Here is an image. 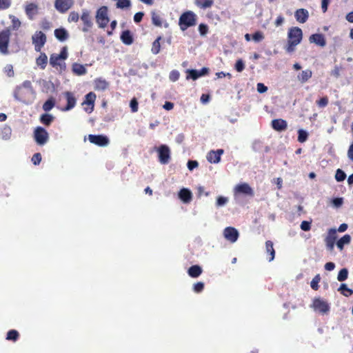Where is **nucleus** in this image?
<instances>
[{
  "label": "nucleus",
  "mask_w": 353,
  "mask_h": 353,
  "mask_svg": "<svg viewBox=\"0 0 353 353\" xmlns=\"http://www.w3.org/2000/svg\"><path fill=\"white\" fill-rule=\"evenodd\" d=\"M33 94V89L31 83L26 81L20 86H18L14 92V97L17 100L23 103L28 104L30 102Z\"/></svg>",
  "instance_id": "f257e3e1"
},
{
  "label": "nucleus",
  "mask_w": 353,
  "mask_h": 353,
  "mask_svg": "<svg viewBox=\"0 0 353 353\" xmlns=\"http://www.w3.org/2000/svg\"><path fill=\"white\" fill-rule=\"evenodd\" d=\"M303 39L302 30L299 27L290 28L288 32V43L285 47L286 52L291 53L295 50Z\"/></svg>",
  "instance_id": "f03ea898"
},
{
  "label": "nucleus",
  "mask_w": 353,
  "mask_h": 353,
  "mask_svg": "<svg viewBox=\"0 0 353 353\" xmlns=\"http://www.w3.org/2000/svg\"><path fill=\"white\" fill-rule=\"evenodd\" d=\"M197 16L192 11H186L179 19V26L182 31L196 24Z\"/></svg>",
  "instance_id": "7ed1b4c3"
},
{
  "label": "nucleus",
  "mask_w": 353,
  "mask_h": 353,
  "mask_svg": "<svg viewBox=\"0 0 353 353\" xmlns=\"http://www.w3.org/2000/svg\"><path fill=\"white\" fill-rule=\"evenodd\" d=\"M10 29H4L0 32V53L3 55L9 54V43L10 39Z\"/></svg>",
  "instance_id": "20e7f679"
},
{
  "label": "nucleus",
  "mask_w": 353,
  "mask_h": 353,
  "mask_svg": "<svg viewBox=\"0 0 353 353\" xmlns=\"http://www.w3.org/2000/svg\"><path fill=\"white\" fill-rule=\"evenodd\" d=\"M96 21L99 28H104L107 26L110 20L108 17V8L106 6H101L98 9Z\"/></svg>",
  "instance_id": "39448f33"
},
{
  "label": "nucleus",
  "mask_w": 353,
  "mask_h": 353,
  "mask_svg": "<svg viewBox=\"0 0 353 353\" xmlns=\"http://www.w3.org/2000/svg\"><path fill=\"white\" fill-rule=\"evenodd\" d=\"M34 138L37 144L42 145L48 141V133L43 128L37 127L34 131Z\"/></svg>",
  "instance_id": "423d86ee"
},
{
  "label": "nucleus",
  "mask_w": 353,
  "mask_h": 353,
  "mask_svg": "<svg viewBox=\"0 0 353 353\" xmlns=\"http://www.w3.org/2000/svg\"><path fill=\"white\" fill-rule=\"evenodd\" d=\"M159 161L161 164H168L170 160V150L166 145H161L157 149Z\"/></svg>",
  "instance_id": "0eeeda50"
},
{
  "label": "nucleus",
  "mask_w": 353,
  "mask_h": 353,
  "mask_svg": "<svg viewBox=\"0 0 353 353\" xmlns=\"http://www.w3.org/2000/svg\"><path fill=\"white\" fill-rule=\"evenodd\" d=\"M74 0H55L54 8L60 13H65L74 6Z\"/></svg>",
  "instance_id": "6e6552de"
},
{
  "label": "nucleus",
  "mask_w": 353,
  "mask_h": 353,
  "mask_svg": "<svg viewBox=\"0 0 353 353\" xmlns=\"http://www.w3.org/2000/svg\"><path fill=\"white\" fill-rule=\"evenodd\" d=\"M336 230L330 228L328 230L327 234L325 238V243L328 250H334V244L337 239Z\"/></svg>",
  "instance_id": "1a4fd4ad"
},
{
  "label": "nucleus",
  "mask_w": 353,
  "mask_h": 353,
  "mask_svg": "<svg viewBox=\"0 0 353 353\" xmlns=\"http://www.w3.org/2000/svg\"><path fill=\"white\" fill-rule=\"evenodd\" d=\"M312 306L314 310L322 314H325L330 310V305L327 302L320 298L314 299Z\"/></svg>",
  "instance_id": "9d476101"
},
{
  "label": "nucleus",
  "mask_w": 353,
  "mask_h": 353,
  "mask_svg": "<svg viewBox=\"0 0 353 353\" xmlns=\"http://www.w3.org/2000/svg\"><path fill=\"white\" fill-rule=\"evenodd\" d=\"M33 43L37 51H40L41 48L46 42V36L41 31L37 32L32 37Z\"/></svg>",
  "instance_id": "9b49d317"
},
{
  "label": "nucleus",
  "mask_w": 353,
  "mask_h": 353,
  "mask_svg": "<svg viewBox=\"0 0 353 353\" xmlns=\"http://www.w3.org/2000/svg\"><path fill=\"white\" fill-rule=\"evenodd\" d=\"M81 20L83 24L82 31L84 32H88L93 26V23L92 22L91 17L90 15V12L88 10H83L82 11Z\"/></svg>",
  "instance_id": "f8f14e48"
},
{
  "label": "nucleus",
  "mask_w": 353,
  "mask_h": 353,
  "mask_svg": "<svg viewBox=\"0 0 353 353\" xmlns=\"http://www.w3.org/2000/svg\"><path fill=\"white\" fill-rule=\"evenodd\" d=\"M88 139L90 143L101 147L105 146L109 143L108 138L106 136L102 134H90L88 136Z\"/></svg>",
  "instance_id": "ddd939ff"
},
{
  "label": "nucleus",
  "mask_w": 353,
  "mask_h": 353,
  "mask_svg": "<svg viewBox=\"0 0 353 353\" xmlns=\"http://www.w3.org/2000/svg\"><path fill=\"white\" fill-rule=\"evenodd\" d=\"M63 95L67 101V105L61 108L62 111H69L75 107L77 103V99L74 93L67 91L63 93Z\"/></svg>",
  "instance_id": "4468645a"
},
{
  "label": "nucleus",
  "mask_w": 353,
  "mask_h": 353,
  "mask_svg": "<svg viewBox=\"0 0 353 353\" xmlns=\"http://www.w3.org/2000/svg\"><path fill=\"white\" fill-rule=\"evenodd\" d=\"M95 93L90 92L85 96V100L82 103V105H88L90 108H84L85 111L90 113L93 111L94 107V101L96 100Z\"/></svg>",
  "instance_id": "2eb2a0df"
},
{
  "label": "nucleus",
  "mask_w": 353,
  "mask_h": 353,
  "mask_svg": "<svg viewBox=\"0 0 353 353\" xmlns=\"http://www.w3.org/2000/svg\"><path fill=\"white\" fill-rule=\"evenodd\" d=\"M234 193L242 194L250 196H254V191L252 188L246 183H242L236 185L234 188Z\"/></svg>",
  "instance_id": "dca6fc26"
},
{
  "label": "nucleus",
  "mask_w": 353,
  "mask_h": 353,
  "mask_svg": "<svg viewBox=\"0 0 353 353\" xmlns=\"http://www.w3.org/2000/svg\"><path fill=\"white\" fill-rule=\"evenodd\" d=\"M223 235L225 239L232 243H234L238 239L239 232L237 230L233 227H227L223 231Z\"/></svg>",
  "instance_id": "f3484780"
},
{
  "label": "nucleus",
  "mask_w": 353,
  "mask_h": 353,
  "mask_svg": "<svg viewBox=\"0 0 353 353\" xmlns=\"http://www.w3.org/2000/svg\"><path fill=\"white\" fill-rule=\"evenodd\" d=\"M223 149H218L216 150H210L207 154V160L210 163H218L221 161V157L223 154Z\"/></svg>",
  "instance_id": "a211bd4d"
},
{
  "label": "nucleus",
  "mask_w": 353,
  "mask_h": 353,
  "mask_svg": "<svg viewBox=\"0 0 353 353\" xmlns=\"http://www.w3.org/2000/svg\"><path fill=\"white\" fill-rule=\"evenodd\" d=\"M25 12L30 20H33L39 13V7L34 3H28L25 7Z\"/></svg>",
  "instance_id": "6ab92c4d"
},
{
  "label": "nucleus",
  "mask_w": 353,
  "mask_h": 353,
  "mask_svg": "<svg viewBox=\"0 0 353 353\" xmlns=\"http://www.w3.org/2000/svg\"><path fill=\"white\" fill-rule=\"evenodd\" d=\"M271 125L272 128L277 132L284 131L288 128L287 121L282 119H276L272 120Z\"/></svg>",
  "instance_id": "aec40b11"
},
{
  "label": "nucleus",
  "mask_w": 353,
  "mask_h": 353,
  "mask_svg": "<svg viewBox=\"0 0 353 353\" xmlns=\"http://www.w3.org/2000/svg\"><path fill=\"white\" fill-rule=\"evenodd\" d=\"M309 40L311 43H314L321 47L326 45L325 37L322 34H313L310 37Z\"/></svg>",
  "instance_id": "412c9836"
},
{
  "label": "nucleus",
  "mask_w": 353,
  "mask_h": 353,
  "mask_svg": "<svg viewBox=\"0 0 353 353\" xmlns=\"http://www.w3.org/2000/svg\"><path fill=\"white\" fill-rule=\"evenodd\" d=\"M294 16L297 21L303 23L307 20L309 14L307 10L301 8L295 12Z\"/></svg>",
  "instance_id": "4be33fe9"
},
{
  "label": "nucleus",
  "mask_w": 353,
  "mask_h": 353,
  "mask_svg": "<svg viewBox=\"0 0 353 353\" xmlns=\"http://www.w3.org/2000/svg\"><path fill=\"white\" fill-rule=\"evenodd\" d=\"M179 199L185 203H188L192 200V194L187 188H182L179 192Z\"/></svg>",
  "instance_id": "5701e85b"
},
{
  "label": "nucleus",
  "mask_w": 353,
  "mask_h": 353,
  "mask_svg": "<svg viewBox=\"0 0 353 353\" xmlns=\"http://www.w3.org/2000/svg\"><path fill=\"white\" fill-rule=\"evenodd\" d=\"M55 37L60 41H64L69 37L68 31L63 28H57L54 30Z\"/></svg>",
  "instance_id": "b1692460"
},
{
  "label": "nucleus",
  "mask_w": 353,
  "mask_h": 353,
  "mask_svg": "<svg viewBox=\"0 0 353 353\" xmlns=\"http://www.w3.org/2000/svg\"><path fill=\"white\" fill-rule=\"evenodd\" d=\"M203 270L201 266L194 265L189 268L188 274L192 278H197L201 274Z\"/></svg>",
  "instance_id": "393cba45"
},
{
  "label": "nucleus",
  "mask_w": 353,
  "mask_h": 353,
  "mask_svg": "<svg viewBox=\"0 0 353 353\" xmlns=\"http://www.w3.org/2000/svg\"><path fill=\"white\" fill-rule=\"evenodd\" d=\"M121 40L125 45H131L133 41V37L130 30H124L121 34Z\"/></svg>",
  "instance_id": "a878e982"
},
{
  "label": "nucleus",
  "mask_w": 353,
  "mask_h": 353,
  "mask_svg": "<svg viewBox=\"0 0 353 353\" xmlns=\"http://www.w3.org/2000/svg\"><path fill=\"white\" fill-rule=\"evenodd\" d=\"M9 19L11 20V25L9 28H7L6 29H10L11 30H17L21 25V23L20 20L15 17L14 15L10 14Z\"/></svg>",
  "instance_id": "bb28decb"
},
{
  "label": "nucleus",
  "mask_w": 353,
  "mask_h": 353,
  "mask_svg": "<svg viewBox=\"0 0 353 353\" xmlns=\"http://www.w3.org/2000/svg\"><path fill=\"white\" fill-rule=\"evenodd\" d=\"M63 61L58 56V54H52L50 57V64L54 68H61Z\"/></svg>",
  "instance_id": "cd10ccee"
},
{
  "label": "nucleus",
  "mask_w": 353,
  "mask_h": 353,
  "mask_svg": "<svg viewBox=\"0 0 353 353\" xmlns=\"http://www.w3.org/2000/svg\"><path fill=\"white\" fill-rule=\"evenodd\" d=\"M351 236L350 234H345L336 242V246L340 250H343L344 245H347L351 241Z\"/></svg>",
  "instance_id": "c85d7f7f"
},
{
  "label": "nucleus",
  "mask_w": 353,
  "mask_h": 353,
  "mask_svg": "<svg viewBox=\"0 0 353 353\" xmlns=\"http://www.w3.org/2000/svg\"><path fill=\"white\" fill-rule=\"evenodd\" d=\"M265 249L268 254H269L268 261H272L274 260L275 256V250L273 247V243L271 241H267L265 242Z\"/></svg>",
  "instance_id": "c756f323"
},
{
  "label": "nucleus",
  "mask_w": 353,
  "mask_h": 353,
  "mask_svg": "<svg viewBox=\"0 0 353 353\" xmlns=\"http://www.w3.org/2000/svg\"><path fill=\"white\" fill-rule=\"evenodd\" d=\"M72 70L74 74L79 76L85 74L87 72L85 68L83 65L77 63L72 64Z\"/></svg>",
  "instance_id": "7c9ffc66"
},
{
  "label": "nucleus",
  "mask_w": 353,
  "mask_h": 353,
  "mask_svg": "<svg viewBox=\"0 0 353 353\" xmlns=\"http://www.w3.org/2000/svg\"><path fill=\"white\" fill-rule=\"evenodd\" d=\"M312 75V72L311 70H303L299 75H298V79L301 83H305L307 82Z\"/></svg>",
  "instance_id": "2f4dec72"
},
{
  "label": "nucleus",
  "mask_w": 353,
  "mask_h": 353,
  "mask_svg": "<svg viewBox=\"0 0 353 353\" xmlns=\"http://www.w3.org/2000/svg\"><path fill=\"white\" fill-rule=\"evenodd\" d=\"M194 3L201 9H206L212 6L214 0H195Z\"/></svg>",
  "instance_id": "473e14b6"
},
{
  "label": "nucleus",
  "mask_w": 353,
  "mask_h": 353,
  "mask_svg": "<svg viewBox=\"0 0 353 353\" xmlns=\"http://www.w3.org/2000/svg\"><path fill=\"white\" fill-rule=\"evenodd\" d=\"M54 120V117L50 114H43L40 117V122L46 126H49Z\"/></svg>",
  "instance_id": "72a5a7b5"
},
{
  "label": "nucleus",
  "mask_w": 353,
  "mask_h": 353,
  "mask_svg": "<svg viewBox=\"0 0 353 353\" xmlns=\"http://www.w3.org/2000/svg\"><path fill=\"white\" fill-rule=\"evenodd\" d=\"M36 63L41 69H44L48 63L47 55L45 53H41L39 57L37 59Z\"/></svg>",
  "instance_id": "f704fd0d"
},
{
  "label": "nucleus",
  "mask_w": 353,
  "mask_h": 353,
  "mask_svg": "<svg viewBox=\"0 0 353 353\" xmlns=\"http://www.w3.org/2000/svg\"><path fill=\"white\" fill-rule=\"evenodd\" d=\"M162 39L161 36L158 37L152 43L151 52L154 54H157L161 50L160 41Z\"/></svg>",
  "instance_id": "c9c22d12"
},
{
  "label": "nucleus",
  "mask_w": 353,
  "mask_h": 353,
  "mask_svg": "<svg viewBox=\"0 0 353 353\" xmlns=\"http://www.w3.org/2000/svg\"><path fill=\"white\" fill-rule=\"evenodd\" d=\"M338 290L341 292V293L346 297H348L353 294V290L347 288V285L345 283H342L340 285Z\"/></svg>",
  "instance_id": "e433bc0d"
},
{
  "label": "nucleus",
  "mask_w": 353,
  "mask_h": 353,
  "mask_svg": "<svg viewBox=\"0 0 353 353\" xmlns=\"http://www.w3.org/2000/svg\"><path fill=\"white\" fill-rule=\"evenodd\" d=\"M152 22L154 26L157 27H161L163 25L162 18L159 14L154 12H152Z\"/></svg>",
  "instance_id": "4c0bfd02"
},
{
  "label": "nucleus",
  "mask_w": 353,
  "mask_h": 353,
  "mask_svg": "<svg viewBox=\"0 0 353 353\" xmlns=\"http://www.w3.org/2000/svg\"><path fill=\"white\" fill-rule=\"evenodd\" d=\"M19 337V332L15 330H10L8 332L6 339L8 341H16Z\"/></svg>",
  "instance_id": "58836bf2"
},
{
  "label": "nucleus",
  "mask_w": 353,
  "mask_h": 353,
  "mask_svg": "<svg viewBox=\"0 0 353 353\" xmlns=\"http://www.w3.org/2000/svg\"><path fill=\"white\" fill-rule=\"evenodd\" d=\"M188 75L186 77L187 79H192L193 80H196L200 77L199 72L196 70L188 69L186 71Z\"/></svg>",
  "instance_id": "ea45409f"
},
{
  "label": "nucleus",
  "mask_w": 353,
  "mask_h": 353,
  "mask_svg": "<svg viewBox=\"0 0 353 353\" xmlns=\"http://www.w3.org/2000/svg\"><path fill=\"white\" fill-rule=\"evenodd\" d=\"M55 105L53 98L48 99L43 105V109L46 112L51 110Z\"/></svg>",
  "instance_id": "a19ab883"
},
{
  "label": "nucleus",
  "mask_w": 353,
  "mask_h": 353,
  "mask_svg": "<svg viewBox=\"0 0 353 353\" xmlns=\"http://www.w3.org/2000/svg\"><path fill=\"white\" fill-rule=\"evenodd\" d=\"M348 270L347 268H343L341 269L337 276V279L339 281H345L348 277Z\"/></svg>",
  "instance_id": "79ce46f5"
},
{
  "label": "nucleus",
  "mask_w": 353,
  "mask_h": 353,
  "mask_svg": "<svg viewBox=\"0 0 353 353\" xmlns=\"http://www.w3.org/2000/svg\"><path fill=\"white\" fill-rule=\"evenodd\" d=\"M108 86V83L105 80L97 79L95 81V88L97 90H105Z\"/></svg>",
  "instance_id": "37998d69"
},
{
  "label": "nucleus",
  "mask_w": 353,
  "mask_h": 353,
  "mask_svg": "<svg viewBox=\"0 0 353 353\" xmlns=\"http://www.w3.org/2000/svg\"><path fill=\"white\" fill-rule=\"evenodd\" d=\"M308 137V134L304 130H298V141L300 143H304L307 141Z\"/></svg>",
  "instance_id": "c03bdc74"
},
{
  "label": "nucleus",
  "mask_w": 353,
  "mask_h": 353,
  "mask_svg": "<svg viewBox=\"0 0 353 353\" xmlns=\"http://www.w3.org/2000/svg\"><path fill=\"white\" fill-rule=\"evenodd\" d=\"M321 281V276L319 274H316L310 283L311 288L314 290H317L319 288V283Z\"/></svg>",
  "instance_id": "a18cd8bd"
},
{
  "label": "nucleus",
  "mask_w": 353,
  "mask_h": 353,
  "mask_svg": "<svg viewBox=\"0 0 353 353\" xmlns=\"http://www.w3.org/2000/svg\"><path fill=\"white\" fill-rule=\"evenodd\" d=\"M329 99L327 96L321 98L320 99L316 101V104L319 108H323L326 107L328 105Z\"/></svg>",
  "instance_id": "49530a36"
},
{
  "label": "nucleus",
  "mask_w": 353,
  "mask_h": 353,
  "mask_svg": "<svg viewBox=\"0 0 353 353\" xmlns=\"http://www.w3.org/2000/svg\"><path fill=\"white\" fill-rule=\"evenodd\" d=\"M346 177L345 173L341 169H338L335 174V179L337 181H343Z\"/></svg>",
  "instance_id": "de8ad7c7"
},
{
  "label": "nucleus",
  "mask_w": 353,
  "mask_h": 353,
  "mask_svg": "<svg viewBox=\"0 0 353 353\" xmlns=\"http://www.w3.org/2000/svg\"><path fill=\"white\" fill-rule=\"evenodd\" d=\"M79 19V13L77 12H71L68 17V21L69 23L71 22H77Z\"/></svg>",
  "instance_id": "09e8293b"
},
{
  "label": "nucleus",
  "mask_w": 353,
  "mask_h": 353,
  "mask_svg": "<svg viewBox=\"0 0 353 353\" xmlns=\"http://www.w3.org/2000/svg\"><path fill=\"white\" fill-rule=\"evenodd\" d=\"M180 77V73L178 70H173L170 72L169 79L171 81H176Z\"/></svg>",
  "instance_id": "8fccbe9b"
},
{
  "label": "nucleus",
  "mask_w": 353,
  "mask_h": 353,
  "mask_svg": "<svg viewBox=\"0 0 353 353\" xmlns=\"http://www.w3.org/2000/svg\"><path fill=\"white\" fill-rule=\"evenodd\" d=\"M11 4L12 0H0V10H7L11 6Z\"/></svg>",
  "instance_id": "3c124183"
},
{
  "label": "nucleus",
  "mask_w": 353,
  "mask_h": 353,
  "mask_svg": "<svg viewBox=\"0 0 353 353\" xmlns=\"http://www.w3.org/2000/svg\"><path fill=\"white\" fill-rule=\"evenodd\" d=\"M252 37L255 42H259L264 39V35L263 32L260 31H256L252 34Z\"/></svg>",
  "instance_id": "603ef678"
},
{
  "label": "nucleus",
  "mask_w": 353,
  "mask_h": 353,
  "mask_svg": "<svg viewBox=\"0 0 353 353\" xmlns=\"http://www.w3.org/2000/svg\"><path fill=\"white\" fill-rule=\"evenodd\" d=\"M204 289V283L203 282H197L193 285V290L196 293L201 292Z\"/></svg>",
  "instance_id": "864d4df0"
},
{
  "label": "nucleus",
  "mask_w": 353,
  "mask_h": 353,
  "mask_svg": "<svg viewBox=\"0 0 353 353\" xmlns=\"http://www.w3.org/2000/svg\"><path fill=\"white\" fill-rule=\"evenodd\" d=\"M4 72L9 77H13L14 74V72L13 70V66L11 64L6 65L4 68Z\"/></svg>",
  "instance_id": "5fc2aeb1"
},
{
  "label": "nucleus",
  "mask_w": 353,
  "mask_h": 353,
  "mask_svg": "<svg viewBox=\"0 0 353 353\" xmlns=\"http://www.w3.org/2000/svg\"><path fill=\"white\" fill-rule=\"evenodd\" d=\"M41 154L40 153H35L32 157V162L34 165H39L41 161Z\"/></svg>",
  "instance_id": "6e6d98bb"
},
{
  "label": "nucleus",
  "mask_w": 353,
  "mask_h": 353,
  "mask_svg": "<svg viewBox=\"0 0 353 353\" xmlns=\"http://www.w3.org/2000/svg\"><path fill=\"white\" fill-rule=\"evenodd\" d=\"M245 68V64L241 59H239L236 61L235 63V69L237 72H241Z\"/></svg>",
  "instance_id": "4d7b16f0"
},
{
  "label": "nucleus",
  "mask_w": 353,
  "mask_h": 353,
  "mask_svg": "<svg viewBox=\"0 0 353 353\" xmlns=\"http://www.w3.org/2000/svg\"><path fill=\"white\" fill-rule=\"evenodd\" d=\"M51 26V23L46 19H43L41 22V28L44 30H49Z\"/></svg>",
  "instance_id": "13d9d810"
},
{
  "label": "nucleus",
  "mask_w": 353,
  "mask_h": 353,
  "mask_svg": "<svg viewBox=\"0 0 353 353\" xmlns=\"http://www.w3.org/2000/svg\"><path fill=\"white\" fill-rule=\"evenodd\" d=\"M228 199L227 197L220 196L217 198L216 204L218 207L223 206L225 205L228 203Z\"/></svg>",
  "instance_id": "bf43d9fd"
},
{
  "label": "nucleus",
  "mask_w": 353,
  "mask_h": 353,
  "mask_svg": "<svg viewBox=\"0 0 353 353\" xmlns=\"http://www.w3.org/2000/svg\"><path fill=\"white\" fill-rule=\"evenodd\" d=\"M130 108H131V111L132 112H137L138 111V105H139V104H138L137 100L135 98H133L130 101Z\"/></svg>",
  "instance_id": "052dcab7"
},
{
  "label": "nucleus",
  "mask_w": 353,
  "mask_h": 353,
  "mask_svg": "<svg viewBox=\"0 0 353 353\" xmlns=\"http://www.w3.org/2000/svg\"><path fill=\"white\" fill-rule=\"evenodd\" d=\"M301 229L303 231H309L311 229V222L303 221L301 223Z\"/></svg>",
  "instance_id": "680f3d73"
},
{
  "label": "nucleus",
  "mask_w": 353,
  "mask_h": 353,
  "mask_svg": "<svg viewBox=\"0 0 353 353\" xmlns=\"http://www.w3.org/2000/svg\"><path fill=\"white\" fill-rule=\"evenodd\" d=\"M208 26L203 23H201L199 26V31L201 35H204L208 32Z\"/></svg>",
  "instance_id": "e2e57ef3"
},
{
  "label": "nucleus",
  "mask_w": 353,
  "mask_h": 353,
  "mask_svg": "<svg viewBox=\"0 0 353 353\" xmlns=\"http://www.w3.org/2000/svg\"><path fill=\"white\" fill-rule=\"evenodd\" d=\"M58 56L63 60H65L68 57V52H67V48L63 47L62 48L60 54H58Z\"/></svg>",
  "instance_id": "0e129e2a"
},
{
  "label": "nucleus",
  "mask_w": 353,
  "mask_h": 353,
  "mask_svg": "<svg viewBox=\"0 0 353 353\" xmlns=\"http://www.w3.org/2000/svg\"><path fill=\"white\" fill-rule=\"evenodd\" d=\"M144 13L142 12H137L134 16V21L135 23H139L142 21Z\"/></svg>",
  "instance_id": "69168bd1"
},
{
  "label": "nucleus",
  "mask_w": 353,
  "mask_h": 353,
  "mask_svg": "<svg viewBox=\"0 0 353 353\" xmlns=\"http://www.w3.org/2000/svg\"><path fill=\"white\" fill-rule=\"evenodd\" d=\"M199 163L196 161H188V168L190 170H192L193 169L197 168Z\"/></svg>",
  "instance_id": "338daca9"
},
{
  "label": "nucleus",
  "mask_w": 353,
  "mask_h": 353,
  "mask_svg": "<svg viewBox=\"0 0 353 353\" xmlns=\"http://www.w3.org/2000/svg\"><path fill=\"white\" fill-rule=\"evenodd\" d=\"M267 90H268V88L263 83H259L257 84V90L259 93H263V92H266Z\"/></svg>",
  "instance_id": "774afa93"
}]
</instances>
